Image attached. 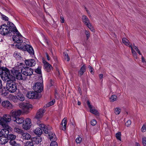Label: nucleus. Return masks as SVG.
<instances>
[{
    "label": "nucleus",
    "mask_w": 146,
    "mask_h": 146,
    "mask_svg": "<svg viewBox=\"0 0 146 146\" xmlns=\"http://www.w3.org/2000/svg\"><path fill=\"white\" fill-rule=\"evenodd\" d=\"M41 66H38L35 70V72L38 74H41Z\"/></svg>",
    "instance_id": "36"
},
{
    "label": "nucleus",
    "mask_w": 146,
    "mask_h": 146,
    "mask_svg": "<svg viewBox=\"0 0 146 146\" xmlns=\"http://www.w3.org/2000/svg\"><path fill=\"white\" fill-rule=\"evenodd\" d=\"M22 137L23 139L25 140H29L31 138V135L30 134L27 133H22Z\"/></svg>",
    "instance_id": "25"
},
{
    "label": "nucleus",
    "mask_w": 146,
    "mask_h": 146,
    "mask_svg": "<svg viewBox=\"0 0 146 146\" xmlns=\"http://www.w3.org/2000/svg\"><path fill=\"white\" fill-rule=\"evenodd\" d=\"M33 88L36 92L40 93L42 90V84L40 82L35 83L33 86Z\"/></svg>",
    "instance_id": "11"
},
{
    "label": "nucleus",
    "mask_w": 146,
    "mask_h": 146,
    "mask_svg": "<svg viewBox=\"0 0 146 146\" xmlns=\"http://www.w3.org/2000/svg\"><path fill=\"white\" fill-rule=\"evenodd\" d=\"M21 72L23 75L26 76H30L32 75L33 73V70L31 68L26 67H23L22 68Z\"/></svg>",
    "instance_id": "9"
},
{
    "label": "nucleus",
    "mask_w": 146,
    "mask_h": 146,
    "mask_svg": "<svg viewBox=\"0 0 146 146\" xmlns=\"http://www.w3.org/2000/svg\"><path fill=\"white\" fill-rule=\"evenodd\" d=\"M89 70L91 74H94V72L93 71V68H92V69H89Z\"/></svg>",
    "instance_id": "58"
},
{
    "label": "nucleus",
    "mask_w": 146,
    "mask_h": 146,
    "mask_svg": "<svg viewBox=\"0 0 146 146\" xmlns=\"http://www.w3.org/2000/svg\"><path fill=\"white\" fill-rule=\"evenodd\" d=\"M14 146H20V144L19 143H17L15 144Z\"/></svg>",
    "instance_id": "62"
},
{
    "label": "nucleus",
    "mask_w": 146,
    "mask_h": 146,
    "mask_svg": "<svg viewBox=\"0 0 146 146\" xmlns=\"http://www.w3.org/2000/svg\"><path fill=\"white\" fill-rule=\"evenodd\" d=\"M11 120L10 115H5L2 117H0V125L3 129L0 131V137L2 135H8L9 133L10 127L8 125V123Z\"/></svg>",
    "instance_id": "1"
},
{
    "label": "nucleus",
    "mask_w": 146,
    "mask_h": 146,
    "mask_svg": "<svg viewBox=\"0 0 146 146\" xmlns=\"http://www.w3.org/2000/svg\"><path fill=\"white\" fill-rule=\"evenodd\" d=\"M133 46V48H134V49L137 51L138 50H139L137 47L134 44H133V45H132Z\"/></svg>",
    "instance_id": "53"
},
{
    "label": "nucleus",
    "mask_w": 146,
    "mask_h": 146,
    "mask_svg": "<svg viewBox=\"0 0 146 146\" xmlns=\"http://www.w3.org/2000/svg\"><path fill=\"white\" fill-rule=\"evenodd\" d=\"M16 31H15L13 32L16 34V35L13 36V40L15 42L18 43H22L23 42V39H24V38L22 36L20 33L18 31L16 28Z\"/></svg>",
    "instance_id": "4"
},
{
    "label": "nucleus",
    "mask_w": 146,
    "mask_h": 146,
    "mask_svg": "<svg viewBox=\"0 0 146 146\" xmlns=\"http://www.w3.org/2000/svg\"><path fill=\"white\" fill-rule=\"evenodd\" d=\"M17 97V99L21 101H23L25 100L24 96L21 93H19Z\"/></svg>",
    "instance_id": "28"
},
{
    "label": "nucleus",
    "mask_w": 146,
    "mask_h": 146,
    "mask_svg": "<svg viewBox=\"0 0 146 146\" xmlns=\"http://www.w3.org/2000/svg\"><path fill=\"white\" fill-rule=\"evenodd\" d=\"M38 96V93L33 91L29 92L27 94V97L29 99H35L37 98Z\"/></svg>",
    "instance_id": "13"
},
{
    "label": "nucleus",
    "mask_w": 146,
    "mask_h": 146,
    "mask_svg": "<svg viewBox=\"0 0 146 146\" xmlns=\"http://www.w3.org/2000/svg\"><path fill=\"white\" fill-rule=\"evenodd\" d=\"M42 141L41 138L40 137H34L32 139V142L35 144H38Z\"/></svg>",
    "instance_id": "21"
},
{
    "label": "nucleus",
    "mask_w": 146,
    "mask_h": 146,
    "mask_svg": "<svg viewBox=\"0 0 146 146\" xmlns=\"http://www.w3.org/2000/svg\"><path fill=\"white\" fill-rule=\"evenodd\" d=\"M2 18L3 20H4L5 21H7L9 19L7 17L4 15H2Z\"/></svg>",
    "instance_id": "48"
},
{
    "label": "nucleus",
    "mask_w": 146,
    "mask_h": 146,
    "mask_svg": "<svg viewBox=\"0 0 146 146\" xmlns=\"http://www.w3.org/2000/svg\"><path fill=\"white\" fill-rule=\"evenodd\" d=\"M19 48L23 50L24 51H27L31 55H33L34 51L33 47L30 45L29 44H25L24 45L20 44L19 46Z\"/></svg>",
    "instance_id": "5"
},
{
    "label": "nucleus",
    "mask_w": 146,
    "mask_h": 146,
    "mask_svg": "<svg viewBox=\"0 0 146 146\" xmlns=\"http://www.w3.org/2000/svg\"><path fill=\"white\" fill-rule=\"evenodd\" d=\"M48 137L50 140L52 141H55L56 139V135L54 133L52 132H50L48 133Z\"/></svg>",
    "instance_id": "22"
},
{
    "label": "nucleus",
    "mask_w": 146,
    "mask_h": 146,
    "mask_svg": "<svg viewBox=\"0 0 146 146\" xmlns=\"http://www.w3.org/2000/svg\"><path fill=\"white\" fill-rule=\"evenodd\" d=\"M66 124L67 119L66 118H64L62 120V122L61 123V125H62V126L63 127V128L62 129L63 130H66Z\"/></svg>",
    "instance_id": "26"
},
{
    "label": "nucleus",
    "mask_w": 146,
    "mask_h": 146,
    "mask_svg": "<svg viewBox=\"0 0 146 146\" xmlns=\"http://www.w3.org/2000/svg\"><path fill=\"white\" fill-rule=\"evenodd\" d=\"M11 73L14 76V77H15L17 79H23L22 75L17 68L15 67L13 68L11 70Z\"/></svg>",
    "instance_id": "7"
},
{
    "label": "nucleus",
    "mask_w": 146,
    "mask_h": 146,
    "mask_svg": "<svg viewBox=\"0 0 146 146\" xmlns=\"http://www.w3.org/2000/svg\"><path fill=\"white\" fill-rule=\"evenodd\" d=\"M33 143L32 142H31L30 141H28L26 143L25 146H33Z\"/></svg>",
    "instance_id": "46"
},
{
    "label": "nucleus",
    "mask_w": 146,
    "mask_h": 146,
    "mask_svg": "<svg viewBox=\"0 0 146 146\" xmlns=\"http://www.w3.org/2000/svg\"><path fill=\"white\" fill-rule=\"evenodd\" d=\"M19 53H17V52H15L14 54L15 57L16 58H17V57L18 58H20V57H21V56H19Z\"/></svg>",
    "instance_id": "51"
},
{
    "label": "nucleus",
    "mask_w": 146,
    "mask_h": 146,
    "mask_svg": "<svg viewBox=\"0 0 146 146\" xmlns=\"http://www.w3.org/2000/svg\"><path fill=\"white\" fill-rule=\"evenodd\" d=\"M8 137L10 141L14 140L16 137V136L13 134L9 135V136H8Z\"/></svg>",
    "instance_id": "32"
},
{
    "label": "nucleus",
    "mask_w": 146,
    "mask_h": 146,
    "mask_svg": "<svg viewBox=\"0 0 146 146\" xmlns=\"http://www.w3.org/2000/svg\"><path fill=\"white\" fill-rule=\"evenodd\" d=\"M122 42L126 46H129L131 48V52L133 56L135 59L137 58V54L136 51L133 48V46L129 42L128 40L125 38H123L122 39Z\"/></svg>",
    "instance_id": "6"
},
{
    "label": "nucleus",
    "mask_w": 146,
    "mask_h": 146,
    "mask_svg": "<svg viewBox=\"0 0 146 146\" xmlns=\"http://www.w3.org/2000/svg\"><path fill=\"white\" fill-rule=\"evenodd\" d=\"M135 146H140V145L137 143H135Z\"/></svg>",
    "instance_id": "63"
},
{
    "label": "nucleus",
    "mask_w": 146,
    "mask_h": 146,
    "mask_svg": "<svg viewBox=\"0 0 146 146\" xmlns=\"http://www.w3.org/2000/svg\"><path fill=\"white\" fill-rule=\"evenodd\" d=\"M81 104V103L80 102L78 101V105H80Z\"/></svg>",
    "instance_id": "64"
},
{
    "label": "nucleus",
    "mask_w": 146,
    "mask_h": 146,
    "mask_svg": "<svg viewBox=\"0 0 146 146\" xmlns=\"http://www.w3.org/2000/svg\"><path fill=\"white\" fill-rule=\"evenodd\" d=\"M42 130H43L45 133L47 134L49 133L48 131H50L51 129L52 128L49 126H46L44 125V127H42Z\"/></svg>",
    "instance_id": "24"
},
{
    "label": "nucleus",
    "mask_w": 146,
    "mask_h": 146,
    "mask_svg": "<svg viewBox=\"0 0 146 146\" xmlns=\"http://www.w3.org/2000/svg\"><path fill=\"white\" fill-rule=\"evenodd\" d=\"M55 102V101L54 99L52 101L49 102L48 104H46V106L48 107H49L52 105H53Z\"/></svg>",
    "instance_id": "38"
},
{
    "label": "nucleus",
    "mask_w": 146,
    "mask_h": 146,
    "mask_svg": "<svg viewBox=\"0 0 146 146\" xmlns=\"http://www.w3.org/2000/svg\"><path fill=\"white\" fill-rule=\"evenodd\" d=\"M103 77V75L102 74H100L99 75V77L100 79L102 78Z\"/></svg>",
    "instance_id": "60"
},
{
    "label": "nucleus",
    "mask_w": 146,
    "mask_h": 146,
    "mask_svg": "<svg viewBox=\"0 0 146 146\" xmlns=\"http://www.w3.org/2000/svg\"><path fill=\"white\" fill-rule=\"evenodd\" d=\"M141 60L142 62L144 63H146V61L145 60L144 57L142 56H141Z\"/></svg>",
    "instance_id": "57"
},
{
    "label": "nucleus",
    "mask_w": 146,
    "mask_h": 146,
    "mask_svg": "<svg viewBox=\"0 0 146 146\" xmlns=\"http://www.w3.org/2000/svg\"><path fill=\"white\" fill-rule=\"evenodd\" d=\"M14 130L15 132L20 134L23 133V130L22 129L17 127L14 128Z\"/></svg>",
    "instance_id": "30"
},
{
    "label": "nucleus",
    "mask_w": 146,
    "mask_h": 146,
    "mask_svg": "<svg viewBox=\"0 0 146 146\" xmlns=\"http://www.w3.org/2000/svg\"><path fill=\"white\" fill-rule=\"evenodd\" d=\"M141 130L142 132H145L146 131V124L143 125L141 127Z\"/></svg>",
    "instance_id": "42"
},
{
    "label": "nucleus",
    "mask_w": 146,
    "mask_h": 146,
    "mask_svg": "<svg viewBox=\"0 0 146 146\" xmlns=\"http://www.w3.org/2000/svg\"><path fill=\"white\" fill-rule=\"evenodd\" d=\"M90 112L96 115H98L99 114L98 112L95 109H92V108L90 109Z\"/></svg>",
    "instance_id": "33"
},
{
    "label": "nucleus",
    "mask_w": 146,
    "mask_h": 146,
    "mask_svg": "<svg viewBox=\"0 0 146 146\" xmlns=\"http://www.w3.org/2000/svg\"><path fill=\"white\" fill-rule=\"evenodd\" d=\"M19 107L24 110L32 109L33 106L32 105L28 103L22 102L19 105Z\"/></svg>",
    "instance_id": "12"
},
{
    "label": "nucleus",
    "mask_w": 146,
    "mask_h": 146,
    "mask_svg": "<svg viewBox=\"0 0 146 146\" xmlns=\"http://www.w3.org/2000/svg\"><path fill=\"white\" fill-rule=\"evenodd\" d=\"M85 33L86 35L87 39L88 40V38H89L90 36V33L87 30H85Z\"/></svg>",
    "instance_id": "39"
},
{
    "label": "nucleus",
    "mask_w": 146,
    "mask_h": 146,
    "mask_svg": "<svg viewBox=\"0 0 146 146\" xmlns=\"http://www.w3.org/2000/svg\"><path fill=\"white\" fill-rule=\"evenodd\" d=\"M131 121L130 120H128L127 122L125 123V125L127 127H128L131 125Z\"/></svg>",
    "instance_id": "49"
},
{
    "label": "nucleus",
    "mask_w": 146,
    "mask_h": 146,
    "mask_svg": "<svg viewBox=\"0 0 146 146\" xmlns=\"http://www.w3.org/2000/svg\"><path fill=\"white\" fill-rule=\"evenodd\" d=\"M16 27L12 23L8 22L7 24H4L0 26V34L5 36L13 31H16Z\"/></svg>",
    "instance_id": "2"
},
{
    "label": "nucleus",
    "mask_w": 146,
    "mask_h": 146,
    "mask_svg": "<svg viewBox=\"0 0 146 146\" xmlns=\"http://www.w3.org/2000/svg\"><path fill=\"white\" fill-rule=\"evenodd\" d=\"M142 143L144 146H146V137H144L142 138Z\"/></svg>",
    "instance_id": "44"
},
{
    "label": "nucleus",
    "mask_w": 146,
    "mask_h": 146,
    "mask_svg": "<svg viewBox=\"0 0 146 146\" xmlns=\"http://www.w3.org/2000/svg\"><path fill=\"white\" fill-rule=\"evenodd\" d=\"M17 99V97L16 96H13L12 98V101L14 102L16 101Z\"/></svg>",
    "instance_id": "52"
},
{
    "label": "nucleus",
    "mask_w": 146,
    "mask_h": 146,
    "mask_svg": "<svg viewBox=\"0 0 146 146\" xmlns=\"http://www.w3.org/2000/svg\"><path fill=\"white\" fill-rule=\"evenodd\" d=\"M60 19H61L60 21L61 23H64V19L63 17L61 16L60 17Z\"/></svg>",
    "instance_id": "55"
},
{
    "label": "nucleus",
    "mask_w": 146,
    "mask_h": 146,
    "mask_svg": "<svg viewBox=\"0 0 146 146\" xmlns=\"http://www.w3.org/2000/svg\"><path fill=\"white\" fill-rule=\"evenodd\" d=\"M87 104L90 109L92 108V106L90 105V103L89 101H87Z\"/></svg>",
    "instance_id": "54"
},
{
    "label": "nucleus",
    "mask_w": 146,
    "mask_h": 146,
    "mask_svg": "<svg viewBox=\"0 0 146 146\" xmlns=\"http://www.w3.org/2000/svg\"><path fill=\"white\" fill-rule=\"evenodd\" d=\"M25 63L26 66H33L36 64V62L33 59H30L25 60Z\"/></svg>",
    "instance_id": "15"
},
{
    "label": "nucleus",
    "mask_w": 146,
    "mask_h": 146,
    "mask_svg": "<svg viewBox=\"0 0 146 146\" xmlns=\"http://www.w3.org/2000/svg\"><path fill=\"white\" fill-rule=\"evenodd\" d=\"M86 66L85 64H84L80 68V70L78 71V73L80 76H82L86 72Z\"/></svg>",
    "instance_id": "23"
},
{
    "label": "nucleus",
    "mask_w": 146,
    "mask_h": 146,
    "mask_svg": "<svg viewBox=\"0 0 146 146\" xmlns=\"http://www.w3.org/2000/svg\"><path fill=\"white\" fill-rule=\"evenodd\" d=\"M82 141V138L79 136L78 137L76 140V142L77 143H80Z\"/></svg>",
    "instance_id": "41"
},
{
    "label": "nucleus",
    "mask_w": 146,
    "mask_h": 146,
    "mask_svg": "<svg viewBox=\"0 0 146 146\" xmlns=\"http://www.w3.org/2000/svg\"><path fill=\"white\" fill-rule=\"evenodd\" d=\"M121 110L119 108H116L115 109L114 112L117 115L120 114Z\"/></svg>",
    "instance_id": "34"
},
{
    "label": "nucleus",
    "mask_w": 146,
    "mask_h": 146,
    "mask_svg": "<svg viewBox=\"0 0 146 146\" xmlns=\"http://www.w3.org/2000/svg\"><path fill=\"white\" fill-rule=\"evenodd\" d=\"M44 112L45 111L43 109H40L36 114L35 116L36 118L37 119H39L42 118Z\"/></svg>",
    "instance_id": "17"
},
{
    "label": "nucleus",
    "mask_w": 146,
    "mask_h": 146,
    "mask_svg": "<svg viewBox=\"0 0 146 146\" xmlns=\"http://www.w3.org/2000/svg\"><path fill=\"white\" fill-rule=\"evenodd\" d=\"M116 137L117 138V139L120 140V141H121V133L120 132H118V133H117L116 135Z\"/></svg>",
    "instance_id": "37"
},
{
    "label": "nucleus",
    "mask_w": 146,
    "mask_h": 146,
    "mask_svg": "<svg viewBox=\"0 0 146 146\" xmlns=\"http://www.w3.org/2000/svg\"><path fill=\"white\" fill-rule=\"evenodd\" d=\"M2 105L5 108H11L13 107L12 104L8 100L3 101L1 103Z\"/></svg>",
    "instance_id": "16"
},
{
    "label": "nucleus",
    "mask_w": 146,
    "mask_h": 146,
    "mask_svg": "<svg viewBox=\"0 0 146 146\" xmlns=\"http://www.w3.org/2000/svg\"><path fill=\"white\" fill-rule=\"evenodd\" d=\"M96 121L94 119H93L91 120V124L92 125L94 126L96 124Z\"/></svg>",
    "instance_id": "47"
},
{
    "label": "nucleus",
    "mask_w": 146,
    "mask_h": 146,
    "mask_svg": "<svg viewBox=\"0 0 146 146\" xmlns=\"http://www.w3.org/2000/svg\"><path fill=\"white\" fill-rule=\"evenodd\" d=\"M86 25L92 31L94 32H95L94 29L90 22L88 23H87Z\"/></svg>",
    "instance_id": "31"
},
{
    "label": "nucleus",
    "mask_w": 146,
    "mask_h": 146,
    "mask_svg": "<svg viewBox=\"0 0 146 146\" xmlns=\"http://www.w3.org/2000/svg\"><path fill=\"white\" fill-rule=\"evenodd\" d=\"M21 112V110H12L11 112V113L12 116L14 117H16V116L20 115Z\"/></svg>",
    "instance_id": "18"
},
{
    "label": "nucleus",
    "mask_w": 146,
    "mask_h": 146,
    "mask_svg": "<svg viewBox=\"0 0 146 146\" xmlns=\"http://www.w3.org/2000/svg\"><path fill=\"white\" fill-rule=\"evenodd\" d=\"M83 22L86 25L87 23H90V21L88 18L85 15H83L82 17Z\"/></svg>",
    "instance_id": "29"
},
{
    "label": "nucleus",
    "mask_w": 146,
    "mask_h": 146,
    "mask_svg": "<svg viewBox=\"0 0 146 146\" xmlns=\"http://www.w3.org/2000/svg\"><path fill=\"white\" fill-rule=\"evenodd\" d=\"M46 57H47V59L48 60H50V59H49V56H48V54L47 53H46Z\"/></svg>",
    "instance_id": "59"
},
{
    "label": "nucleus",
    "mask_w": 146,
    "mask_h": 146,
    "mask_svg": "<svg viewBox=\"0 0 146 146\" xmlns=\"http://www.w3.org/2000/svg\"><path fill=\"white\" fill-rule=\"evenodd\" d=\"M117 96L116 95H113L111 96L110 98V101L111 102H113L116 100Z\"/></svg>",
    "instance_id": "35"
},
{
    "label": "nucleus",
    "mask_w": 146,
    "mask_h": 146,
    "mask_svg": "<svg viewBox=\"0 0 146 146\" xmlns=\"http://www.w3.org/2000/svg\"><path fill=\"white\" fill-rule=\"evenodd\" d=\"M1 72L0 75L3 79L5 80L9 79V76L10 75V71L7 68L3 67V70Z\"/></svg>",
    "instance_id": "8"
},
{
    "label": "nucleus",
    "mask_w": 146,
    "mask_h": 146,
    "mask_svg": "<svg viewBox=\"0 0 146 146\" xmlns=\"http://www.w3.org/2000/svg\"><path fill=\"white\" fill-rule=\"evenodd\" d=\"M25 122H23L22 127L25 130L30 129L31 125V122L29 118H26L25 120Z\"/></svg>",
    "instance_id": "10"
},
{
    "label": "nucleus",
    "mask_w": 146,
    "mask_h": 146,
    "mask_svg": "<svg viewBox=\"0 0 146 146\" xmlns=\"http://www.w3.org/2000/svg\"><path fill=\"white\" fill-rule=\"evenodd\" d=\"M16 143V142L13 140H11L9 142L10 144L12 146H14V145H15V144Z\"/></svg>",
    "instance_id": "50"
},
{
    "label": "nucleus",
    "mask_w": 146,
    "mask_h": 146,
    "mask_svg": "<svg viewBox=\"0 0 146 146\" xmlns=\"http://www.w3.org/2000/svg\"><path fill=\"white\" fill-rule=\"evenodd\" d=\"M16 84L11 80L8 81L6 84L7 90L11 93H14L17 90Z\"/></svg>",
    "instance_id": "3"
},
{
    "label": "nucleus",
    "mask_w": 146,
    "mask_h": 146,
    "mask_svg": "<svg viewBox=\"0 0 146 146\" xmlns=\"http://www.w3.org/2000/svg\"><path fill=\"white\" fill-rule=\"evenodd\" d=\"M137 52L140 55H142V54H141V53L140 52V50H138L137 51Z\"/></svg>",
    "instance_id": "61"
},
{
    "label": "nucleus",
    "mask_w": 146,
    "mask_h": 146,
    "mask_svg": "<svg viewBox=\"0 0 146 146\" xmlns=\"http://www.w3.org/2000/svg\"><path fill=\"white\" fill-rule=\"evenodd\" d=\"M64 54L65 59L66 60L68 61H69L70 60V58L69 57H68V54L67 53L65 52L64 53Z\"/></svg>",
    "instance_id": "40"
},
{
    "label": "nucleus",
    "mask_w": 146,
    "mask_h": 146,
    "mask_svg": "<svg viewBox=\"0 0 146 146\" xmlns=\"http://www.w3.org/2000/svg\"><path fill=\"white\" fill-rule=\"evenodd\" d=\"M55 97L57 98H58L59 96H58V93L56 91H55Z\"/></svg>",
    "instance_id": "56"
},
{
    "label": "nucleus",
    "mask_w": 146,
    "mask_h": 146,
    "mask_svg": "<svg viewBox=\"0 0 146 146\" xmlns=\"http://www.w3.org/2000/svg\"><path fill=\"white\" fill-rule=\"evenodd\" d=\"M50 146H58L57 143L55 141H52L50 144Z\"/></svg>",
    "instance_id": "45"
},
{
    "label": "nucleus",
    "mask_w": 146,
    "mask_h": 146,
    "mask_svg": "<svg viewBox=\"0 0 146 146\" xmlns=\"http://www.w3.org/2000/svg\"><path fill=\"white\" fill-rule=\"evenodd\" d=\"M42 133V128L38 127L35 130L34 133L37 135H41Z\"/></svg>",
    "instance_id": "27"
},
{
    "label": "nucleus",
    "mask_w": 146,
    "mask_h": 146,
    "mask_svg": "<svg viewBox=\"0 0 146 146\" xmlns=\"http://www.w3.org/2000/svg\"><path fill=\"white\" fill-rule=\"evenodd\" d=\"M13 120L14 121H16L17 123L21 124L24 122L25 119L23 117H22L19 118V117H14Z\"/></svg>",
    "instance_id": "19"
},
{
    "label": "nucleus",
    "mask_w": 146,
    "mask_h": 146,
    "mask_svg": "<svg viewBox=\"0 0 146 146\" xmlns=\"http://www.w3.org/2000/svg\"><path fill=\"white\" fill-rule=\"evenodd\" d=\"M43 62L44 65V69L46 71L49 72H50V70H52L53 67L52 66L48 63L46 61L43 60Z\"/></svg>",
    "instance_id": "14"
},
{
    "label": "nucleus",
    "mask_w": 146,
    "mask_h": 146,
    "mask_svg": "<svg viewBox=\"0 0 146 146\" xmlns=\"http://www.w3.org/2000/svg\"><path fill=\"white\" fill-rule=\"evenodd\" d=\"M37 123L38 125L40 127V128H41L42 127H44V124L41 123L40 121H37Z\"/></svg>",
    "instance_id": "43"
},
{
    "label": "nucleus",
    "mask_w": 146,
    "mask_h": 146,
    "mask_svg": "<svg viewBox=\"0 0 146 146\" xmlns=\"http://www.w3.org/2000/svg\"><path fill=\"white\" fill-rule=\"evenodd\" d=\"M6 135H2L0 137V144H4L8 141V138L5 137Z\"/></svg>",
    "instance_id": "20"
}]
</instances>
